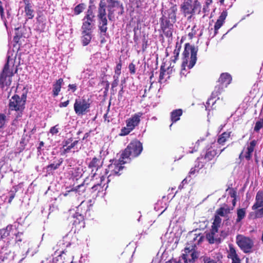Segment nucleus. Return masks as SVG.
Segmentation results:
<instances>
[{"label":"nucleus","mask_w":263,"mask_h":263,"mask_svg":"<svg viewBox=\"0 0 263 263\" xmlns=\"http://www.w3.org/2000/svg\"><path fill=\"white\" fill-rule=\"evenodd\" d=\"M122 156L118 160H113L111 163L108 165L107 168L105 169L104 173L100 174L98 173H93L92 179H91L92 186L91 190L92 192L98 191V192L103 191L104 188L106 190L108 186L106 185L110 180V178L111 176L118 175L119 172L123 168L122 165L124 164L121 161Z\"/></svg>","instance_id":"f257e3e1"},{"label":"nucleus","mask_w":263,"mask_h":263,"mask_svg":"<svg viewBox=\"0 0 263 263\" xmlns=\"http://www.w3.org/2000/svg\"><path fill=\"white\" fill-rule=\"evenodd\" d=\"M16 53L13 51H8L7 61L0 77V85L2 88L7 86L11 83V78L17 71L18 63L16 61Z\"/></svg>","instance_id":"f03ea898"},{"label":"nucleus","mask_w":263,"mask_h":263,"mask_svg":"<svg viewBox=\"0 0 263 263\" xmlns=\"http://www.w3.org/2000/svg\"><path fill=\"white\" fill-rule=\"evenodd\" d=\"M196 55L197 50L196 48L189 44H185L183 53L181 74L185 75V72L194 66L197 60Z\"/></svg>","instance_id":"7ed1b4c3"},{"label":"nucleus","mask_w":263,"mask_h":263,"mask_svg":"<svg viewBox=\"0 0 263 263\" xmlns=\"http://www.w3.org/2000/svg\"><path fill=\"white\" fill-rule=\"evenodd\" d=\"M143 149L142 143L137 140L132 141L121 154L123 163L129 161L130 157L134 158L139 156Z\"/></svg>","instance_id":"20e7f679"},{"label":"nucleus","mask_w":263,"mask_h":263,"mask_svg":"<svg viewBox=\"0 0 263 263\" xmlns=\"http://www.w3.org/2000/svg\"><path fill=\"white\" fill-rule=\"evenodd\" d=\"M236 243L245 254H251L255 250L254 240L243 235L238 234L236 236Z\"/></svg>","instance_id":"39448f33"},{"label":"nucleus","mask_w":263,"mask_h":263,"mask_svg":"<svg viewBox=\"0 0 263 263\" xmlns=\"http://www.w3.org/2000/svg\"><path fill=\"white\" fill-rule=\"evenodd\" d=\"M200 4L197 1L193 2L192 0H184V2L181 6V11L185 15L188 14H192L196 12H200Z\"/></svg>","instance_id":"423d86ee"},{"label":"nucleus","mask_w":263,"mask_h":263,"mask_svg":"<svg viewBox=\"0 0 263 263\" xmlns=\"http://www.w3.org/2000/svg\"><path fill=\"white\" fill-rule=\"evenodd\" d=\"M232 77L228 73H223L220 75L219 79V85L215 87L214 92L213 93L214 95L216 93V95L220 94L224 89L227 87L229 84L231 82Z\"/></svg>","instance_id":"0eeeda50"},{"label":"nucleus","mask_w":263,"mask_h":263,"mask_svg":"<svg viewBox=\"0 0 263 263\" xmlns=\"http://www.w3.org/2000/svg\"><path fill=\"white\" fill-rule=\"evenodd\" d=\"M185 263H191L198 257V254L195 250V245H190L189 243L184 249L182 256Z\"/></svg>","instance_id":"6e6552de"},{"label":"nucleus","mask_w":263,"mask_h":263,"mask_svg":"<svg viewBox=\"0 0 263 263\" xmlns=\"http://www.w3.org/2000/svg\"><path fill=\"white\" fill-rule=\"evenodd\" d=\"M93 17L94 15L92 10L89 9L87 10L86 16L83 20V22L82 26V32H86V31L91 32L94 26Z\"/></svg>","instance_id":"1a4fd4ad"},{"label":"nucleus","mask_w":263,"mask_h":263,"mask_svg":"<svg viewBox=\"0 0 263 263\" xmlns=\"http://www.w3.org/2000/svg\"><path fill=\"white\" fill-rule=\"evenodd\" d=\"M25 103V100H23L17 95H14L10 99L9 110L21 111L24 108Z\"/></svg>","instance_id":"9d476101"},{"label":"nucleus","mask_w":263,"mask_h":263,"mask_svg":"<svg viewBox=\"0 0 263 263\" xmlns=\"http://www.w3.org/2000/svg\"><path fill=\"white\" fill-rule=\"evenodd\" d=\"M73 107L76 114L83 115L88 111L90 104L85 100H76Z\"/></svg>","instance_id":"9b49d317"},{"label":"nucleus","mask_w":263,"mask_h":263,"mask_svg":"<svg viewBox=\"0 0 263 263\" xmlns=\"http://www.w3.org/2000/svg\"><path fill=\"white\" fill-rule=\"evenodd\" d=\"M73 256L66 250L60 251V254L53 258V263H73Z\"/></svg>","instance_id":"f8f14e48"},{"label":"nucleus","mask_w":263,"mask_h":263,"mask_svg":"<svg viewBox=\"0 0 263 263\" xmlns=\"http://www.w3.org/2000/svg\"><path fill=\"white\" fill-rule=\"evenodd\" d=\"M256 144L255 140L252 141L248 145L246 149H243L240 155V158H246L249 160L252 156V154L254 151V147Z\"/></svg>","instance_id":"ddd939ff"},{"label":"nucleus","mask_w":263,"mask_h":263,"mask_svg":"<svg viewBox=\"0 0 263 263\" xmlns=\"http://www.w3.org/2000/svg\"><path fill=\"white\" fill-rule=\"evenodd\" d=\"M142 115V113L138 112L127 120L126 125H127V127H129V129L133 130L139 124Z\"/></svg>","instance_id":"4468645a"},{"label":"nucleus","mask_w":263,"mask_h":263,"mask_svg":"<svg viewBox=\"0 0 263 263\" xmlns=\"http://www.w3.org/2000/svg\"><path fill=\"white\" fill-rule=\"evenodd\" d=\"M24 3V13L27 19H32L34 16V11L32 8V4L29 0H23Z\"/></svg>","instance_id":"2eb2a0df"},{"label":"nucleus","mask_w":263,"mask_h":263,"mask_svg":"<svg viewBox=\"0 0 263 263\" xmlns=\"http://www.w3.org/2000/svg\"><path fill=\"white\" fill-rule=\"evenodd\" d=\"M216 147V144L215 143H212L210 146H207L206 154L204 156V158L206 160H211L218 154Z\"/></svg>","instance_id":"dca6fc26"},{"label":"nucleus","mask_w":263,"mask_h":263,"mask_svg":"<svg viewBox=\"0 0 263 263\" xmlns=\"http://www.w3.org/2000/svg\"><path fill=\"white\" fill-rule=\"evenodd\" d=\"M172 24L168 23L167 21H162L161 28L163 32L167 37H171L172 35Z\"/></svg>","instance_id":"f3484780"},{"label":"nucleus","mask_w":263,"mask_h":263,"mask_svg":"<svg viewBox=\"0 0 263 263\" xmlns=\"http://www.w3.org/2000/svg\"><path fill=\"white\" fill-rule=\"evenodd\" d=\"M261 207H263V192L258 191L256 195L255 202L252 209L253 210H255Z\"/></svg>","instance_id":"a211bd4d"},{"label":"nucleus","mask_w":263,"mask_h":263,"mask_svg":"<svg viewBox=\"0 0 263 263\" xmlns=\"http://www.w3.org/2000/svg\"><path fill=\"white\" fill-rule=\"evenodd\" d=\"M218 230L217 228H212L211 232L207 235L206 237L210 243H213L215 242L220 241L217 234Z\"/></svg>","instance_id":"6ab92c4d"},{"label":"nucleus","mask_w":263,"mask_h":263,"mask_svg":"<svg viewBox=\"0 0 263 263\" xmlns=\"http://www.w3.org/2000/svg\"><path fill=\"white\" fill-rule=\"evenodd\" d=\"M188 238L190 239L191 243L190 245H195V247L196 245H198L201 241H202V236L200 234H197L196 233H191L189 236Z\"/></svg>","instance_id":"aec40b11"},{"label":"nucleus","mask_w":263,"mask_h":263,"mask_svg":"<svg viewBox=\"0 0 263 263\" xmlns=\"http://www.w3.org/2000/svg\"><path fill=\"white\" fill-rule=\"evenodd\" d=\"M227 13L226 11H223L220 15L219 16L218 19L217 20L215 26V34L217 33L218 30L222 26L224 20L227 17Z\"/></svg>","instance_id":"412c9836"},{"label":"nucleus","mask_w":263,"mask_h":263,"mask_svg":"<svg viewBox=\"0 0 263 263\" xmlns=\"http://www.w3.org/2000/svg\"><path fill=\"white\" fill-rule=\"evenodd\" d=\"M100 160L96 158H93L89 164V167L92 168V173L95 170V173H98L101 170L100 167Z\"/></svg>","instance_id":"4be33fe9"},{"label":"nucleus","mask_w":263,"mask_h":263,"mask_svg":"<svg viewBox=\"0 0 263 263\" xmlns=\"http://www.w3.org/2000/svg\"><path fill=\"white\" fill-rule=\"evenodd\" d=\"M177 8L176 6L171 7L167 11L168 14V22L175 23L176 21V14Z\"/></svg>","instance_id":"5701e85b"},{"label":"nucleus","mask_w":263,"mask_h":263,"mask_svg":"<svg viewBox=\"0 0 263 263\" xmlns=\"http://www.w3.org/2000/svg\"><path fill=\"white\" fill-rule=\"evenodd\" d=\"M63 83L62 79H59L53 85V93L54 96H57L61 90L62 85Z\"/></svg>","instance_id":"b1692460"},{"label":"nucleus","mask_w":263,"mask_h":263,"mask_svg":"<svg viewBox=\"0 0 263 263\" xmlns=\"http://www.w3.org/2000/svg\"><path fill=\"white\" fill-rule=\"evenodd\" d=\"M182 114V110L181 109L173 110L171 113V120L173 122H176L180 119Z\"/></svg>","instance_id":"393cba45"},{"label":"nucleus","mask_w":263,"mask_h":263,"mask_svg":"<svg viewBox=\"0 0 263 263\" xmlns=\"http://www.w3.org/2000/svg\"><path fill=\"white\" fill-rule=\"evenodd\" d=\"M231 132H224L221 135H220L217 140V142L219 144L223 145L224 143L226 142V141L230 138L231 136Z\"/></svg>","instance_id":"a878e982"},{"label":"nucleus","mask_w":263,"mask_h":263,"mask_svg":"<svg viewBox=\"0 0 263 263\" xmlns=\"http://www.w3.org/2000/svg\"><path fill=\"white\" fill-rule=\"evenodd\" d=\"M238 256L235 247L232 244L229 245V250L228 251V257L230 259Z\"/></svg>","instance_id":"bb28decb"},{"label":"nucleus","mask_w":263,"mask_h":263,"mask_svg":"<svg viewBox=\"0 0 263 263\" xmlns=\"http://www.w3.org/2000/svg\"><path fill=\"white\" fill-rule=\"evenodd\" d=\"M82 41L84 46L89 44L91 39V32H82Z\"/></svg>","instance_id":"cd10ccee"},{"label":"nucleus","mask_w":263,"mask_h":263,"mask_svg":"<svg viewBox=\"0 0 263 263\" xmlns=\"http://www.w3.org/2000/svg\"><path fill=\"white\" fill-rule=\"evenodd\" d=\"M99 28L102 32H106L107 30V20L106 17L99 18Z\"/></svg>","instance_id":"c85d7f7f"},{"label":"nucleus","mask_w":263,"mask_h":263,"mask_svg":"<svg viewBox=\"0 0 263 263\" xmlns=\"http://www.w3.org/2000/svg\"><path fill=\"white\" fill-rule=\"evenodd\" d=\"M246 214V209L242 208V209H239L237 210V219L236 220V221L237 223H238L241 221L242 219L245 218Z\"/></svg>","instance_id":"c756f323"},{"label":"nucleus","mask_w":263,"mask_h":263,"mask_svg":"<svg viewBox=\"0 0 263 263\" xmlns=\"http://www.w3.org/2000/svg\"><path fill=\"white\" fill-rule=\"evenodd\" d=\"M221 222V219L218 215H215L212 228H218L220 227Z\"/></svg>","instance_id":"7c9ffc66"},{"label":"nucleus","mask_w":263,"mask_h":263,"mask_svg":"<svg viewBox=\"0 0 263 263\" xmlns=\"http://www.w3.org/2000/svg\"><path fill=\"white\" fill-rule=\"evenodd\" d=\"M166 71L164 68L161 66L160 69V72L159 74V82L162 83L166 81V78L165 76H166Z\"/></svg>","instance_id":"2f4dec72"},{"label":"nucleus","mask_w":263,"mask_h":263,"mask_svg":"<svg viewBox=\"0 0 263 263\" xmlns=\"http://www.w3.org/2000/svg\"><path fill=\"white\" fill-rule=\"evenodd\" d=\"M106 11L104 5H102L100 4V8L99 9V14H98V17H106Z\"/></svg>","instance_id":"473e14b6"},{"label":"nucleus","mask_w":263,"mask_h":263,"mask_svg":"<svg viewBox=\"0 0 263 263\" xmlns=\"http://www.w3.org/2000/svg\"><path fill=\"white\" fill-rule=\"evenodd\" d=\"M68 240L69 237L68 236H66L63 238L62 241H60L58 242V245L60 246L62 245L63 247H67L70 245V242L68 241Z\"/></svg>","instance_id":"72a5a7b5"},{"label":"nucleus","mask_w":263,"mask_h":263,"mask_svg":"<svg viewBox=\"0 0 263 263\" xmlns=\"http://www.w3.org/2000/svg\"><path fill=\"white\" fill-rule=\"evenodd\" d=\"M204 140V139L203 138H200L199 139H198L197 142H196L194 146L193 147L192 150L189 151V153H193L195 152H196L198 150L199 143L201 141H203Z\"/></svg>","instance_id":"f704fd0d"},{"label":"nucleus","mask_w":263,"mask_h":263,"mask_svg":"<svg viewBox=\"0 0 263 263\" xmlns=\"http://www.w3.org/2000/svg\"><path fill=\"white\" fill-rule=\"evenodd\" d=\"M228 212L227 209L221 208L217 211L216 215H218L219 216H225L228 213Z\"/></svg>","instance_id":"c9c22d12"},{"label":"nucleus","mask_w":263,"mask_h":263,"mask_svg":"<svg viewBox=\"0 0 263 263\" xmlns=\"http://www.w3.org/2000/svg\"><path fill=\"white\" fill-rule=\"evenodd\" d=\"M262 128H263V120H260L256 122L254 130L258 132Z\"/></svg>","instance_id":"e433bc0d"},{"label":"nucleus","mask_w":263,"mask_h":263,"mask_svg":"<svg viewBox=\"0 0 263 263\" xmlns=\"http://www.w3.org/2000/svg\"><path fill=\"white\" fill-rule=\"evenodd\" d=\"M78 141H74L73 142L71 143L69 145L67 146V145L68 144V142H66V145H64V147H66V148H64V151L66 152H68L70 149H71L72 148H73L75 145H76L78 143Z\"/></svg>","instance_id":"4c0bfd02"},{"label":"nucleus","mask_w":263,"mask_h":263,"mask_svg":"<svg viewBox=\"0 0 263 263\" xmlns=\"http://www.w3.org/2000/svg\"><path fill=\"white\" fill-rule=\"evenodd\" d=\"M132 130H133L132 129H129V127H127V125H126V127H124L123 128H122L120 135L126 136L128 135Z\"/></svg>","instance_id":"58836bf2"},{"label":"nucleus","mask_w":263,"mask_h":263,"mask_svg":"<svg viewBox=\"0 0 263 263\" xmlns=\"http://www.w3.org/2000/svg\"><path fill=\"white\" fill-rule=\"evenodd\" d=\"M84 9V5L83 4H80L74 8V13L79 14L81 13Z\"/></svg>","instance_id":"ea45409f"},{"label":"nucleus","mask_w":263,"mask_h":263,"mask_svg":"<svg viewBox=\"0 0 263 263\" xmlns=\"http://www.w3.org/2000/svg\"><path fill=\"white\" fill-rule=\"evenodd\" d=\"M202 260L203 263H217L215 260L210 258L208 256H203L202 257Z\"/></svg>","instance_id":"a19ab883"},{"label":"nucleus","mask_w":263,"mask_h":263,"mask_svg":"<svg viewBox=\"0 0 263 263\" xmlns=\"http://www.w3.org/2000/svg\"><path fill=\"white\" fill-rule=\"evenodd\" d=\"M73 190L77 192H78L80 194V192H84V191H85V187L84 186V185L82 184L81 185L77 186L74 189H73Z\"/></svg>","instance_id":"79ce46f5"},{"label":"nucleus","mask_w":263,"mask_h":263,"mask_svg":"<svg viewBox=\"0 0 263 263\" xmlns=\"http://www.w3.org/2000/svg\"><path fill=\"white\" fill-rule=\"evenodd\" d=\"M121 67H122V65H121V63H119L117 65L116 69H115V74L114 76H117L119 77V76L121 73Z\"/></svg>","instance_id":"37998d69"},{"label":"nucleus","mask_w":263,"mask_h":263,"mask_svg":"<svg viewBox=\"0 0 263 263\" xmlns=\"http://www.w3.org/2000/svg\"><path fill=\"white\" fill-rule=\"evenodd\" d=\"M114 81L111 84L112 88L116 87L118 86L119 83V76H114Z\"/></svg>","instance_id":"c03bdc74"},{"label":"nucleus","mask_w":263,"mask_h":263,"mask_svg":"<svg viewBox=\"0 0 263 263\" xmlns=\"http://www.w3.org/2000/svg\"><path fill=\"white\" fill-rule=\"evenodd\" d=\"M58 125H57L54 126L52 127L50 129V133L52 135H55L59 132V128L58 127Z\"/></svg>","instance_id":"a18cd8bd"},{"label":"nucleus","mask_w":263,"mask_h":263,"mask_svg":"<svg viewBox=\"0 0 263 263\" xmlns=\"http://www.w3.org/2000/svg\"><path fill=\"white\" fill-rule=\"evenodd\" d=\"M59 166H60L59 163H57V164L52 163V164L49 165L47 166V168L50 171L54 170H56L57 168H58Z\"/></svg>","instance_id":"49530a36"},{"label":"nucleus","mask_w":263,"mask_h":263,"mask_svg":"<svg viewBox=\"0 0 263 263\" xmlns=\"http://www.w3.org/2000/svg\"><path fill=\"white\" fill-rule=\"evenodd\" d=\"M0 15H1L2 20L4 21V23H5V25H6V18L5 17L4 14V9L1 5H0Z\"/></svg>","instance_id":"de8ad7c7"},{"label":"nucleus","mask_w":263,"mask_h":263,"mask_svg":"<svg viewBox=\"0 0 263 263\" xmlns=\"http://www.w3.org/2000/svg\"><path fill=\"white\" fill-rule=\"evenodd\" d=\"M256 217H261L263 216V208L257 210L255 213Z\"/></svg>","instance_id":"09e8293b"},{"label":"nucleus","mask_w":263,"mask_h":263,"mask_svg":"<svg viewBox=\"0 0 263 263\" xmlns=\"http://www.w3.org/2000/svg\"><path fill=\"white\" fill-rule=\"evenodd\" d=\"M22 235H23V234L22 233H18L17 234H16L15 241H16V243L22 241Z\"/></svg>","instance_id":"8fccbe9b"},{"label":"nucleus","mask_w":263,"mask_h":263,"mask_svg":"<svg viewBox=\"0 0 263 263\" xmlns=\"http://www.w3.org/2000/svg\"><path fill=\"white\" fill-rule=\"evenodd\" d=\"M6 120V116L4 114H0V124L1 126L5 124Z\"/></svg>","instance_id":"3c124183"},{"label":"nucleus","mask_w":263,"mask_h":263,"mask_svg":"<svg viewBox=\"0 0 263 263\" xmlns=\"http://www.w3.org/2000/svg\"><path fill=\"white\" fill-rule=\"evenodd\" d=\"M179 51H180V48H177L176 47V49L174 50V53L175 54V59L173 60L174 62H175V61L177 59V57H178V56L179 55Z\"/></svg>","instance_id":"603ef678"},{"label":"nucleus","mask_w":263,"mask_h":263,"mask_svg":"<svg viewBox=\"0 0 263 263\" xmlns=\"http://www.w3.org/2000/svg\"><path fill=\"white\" fill-rule=\"evenodd\" d=\"M69 100L65 101L64 102H62L60 104L59 106L60 107H66L69 104Z\"/></svg>","instance_id":"864d4df0"},{"label":"nucleus","mask_w":263,"mask_h":263,"mask_svg":"<svg viewBox=\"0 0 263 263\" xmlns=\"http://www.w3.org/2000/svg\"><path fill=\"white\" fill-rule=\"evenodd\" d=\"M232 263H241L239 256L231 259Z\"/></svg>","instance_id":"5fc2aeb1"},{"label":"nucleus","mask_w":263,"mask_h":263,"mask_svg":"<svg viewBox=\"0 0 263 263\" xmlns=\"http://www.w3.org/2000/svg\"><path fill=\"white\" fill-rule=\"evenodd\" d=\"M68 88L69 89L72 90V92H74L77 89V86L75 84H69Z\"/></svg>","instance_id":"6e6d98bb"},{"label":"nucleus","mask_w":263,"mask_h":263,"mask_svg":"<svg viewBox=\"0 0 263 263\" xmlns=\"http://www.w3.org/2000/svg\"><path fill=\"white\" fill-rule=\"evenodd\" d=\"M129 70L132 73H134L135 72V66L133 64H130L129 66Z\"/></svg>","instance_id":"4d7b16f0"},{"label":"nucleus","mask_w":263,"mask_h":263,"mask_svg":"<svg viewBox=\"0 0 263 263\" xmlns=\"http://www.w3.org/2000/svg\"><path fill=\"white\" fill-rule=\"evenodd\" d=\"M198 171L199 170L196 168V167H195V168H191L190 173L191 174H195L196 173L198 172Z\"/></svg>","instance_id":"13d9d810"},{"label":"nucleus","mask_w":263,"mask_h":263,"mask_svg":"<svg viewBox=\"0 0 263 263\" xmlns=\"http://www.w3.org/2000/svg\"><path fill=\"white\" fill-rule=\"evenodd\" d=\"M96 81L94 78H92L90 81H89V84L91 85V86H92L93 85L95 84Z\"/></svg>","instance_id":"bf43d9fd"},{"label":"nucleus","mask_w":263,"mask_h":263,"mask_svg":"<svg viewBox=\"0 0 263 263\" xmlns=\"http://www.w3.org/2000/svg\"><path fill=\"white\" fill-rule=\"evenodd\" d=\"M90 72V71L88 70H86V71H84L83 72V73L85 74V75H87L88 74V76H92V72H91L90 73H89Z\"/></svg>","instance_id":"052dcab7"},{"label":"nucleus","mask_w":263,"mask_h":263,"mask_svg":"<svg viewBox=\"0 0 263 263\" xmlns=\"http://www.w3.org/2000/svg\"><path fill=\"white\" fill-rule=\"evenodd\" d=\"M212 3L211 0H206V4L207 5H210Z\"/></svg>","instance_id":"680f3d73"},{"label":"nucleus","mask_w":263,"mask_h":263,"mask_svg":"<svg viewBox=\"0 0 263 263\" xmlns=\"http://www.w3.org/2000/svg\"><path fill=\"white\" fill-rule=\"evenodd\" d=\"M235 196V192H233L232 194H231V197H234Z\"/></svg>","instance_id":"e2e57ef3"},{"label":"nucleus","mask_w":263,"mask_h":263,"mask_svg":"<svg viewBox=\"0 0 263 263\" xmlns=\"http://www.w3.org/2000/svg\"><path fill=\"white\" fill-rule=\"evenodd\" d=\"M13 196H11V197H10V200H9V202H11V201L12 200V199H13Z\"/></svg>","instance_id":"0e129e2a"},{"label":"nucleus","mask_w":263,"mask_h":263,"mask_svg":"<svg viewBox=\"0 0 263 263\" xmlns=\"http://www.w3.org/2000/svg\"><path fill=\"white\" fill-rule=\"evenodd\" d=\"M219 2H220L221 4H222L224 2V0H219Z\"/></svg>","instance_id":"69168bd1"},{"label":"nucleus","mask_w":263,"mask_h":263,"mask_svg":"<svg viewBox=\"0 0 263 263\" xmlns=\"http://www.w3.org/2000/svg\"><path fill=\"white\" fill-rule=\"evenodd\" d=\"M224 149V148H223V149H221V150L220 151V153H221V152H222Z\"/></svg>","instance_id":"338daca9"},{"label":"nucleus","mask_w":263,"mask_h":263,"mask_svg":"<svg viewBox=\"0 0 263 263\" xmlns=\"http://www.w3.org/2000/svg\"><path fill=\"white\" fill-rule=\"evenodd\" d=\"M45 261H43L42 263H45Z\"/></svg>","instance_id":"774afa93"}]
</instances>
